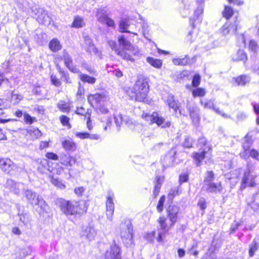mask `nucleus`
I'll return each mask as SVG.
<instances>
[{
  "label": "nucleus",
  "instance_id": "obj_15",
  "mask_svg": "<svg viewBox=\"0 0 259 259\" xmlns=\"http://www.w3.org/2000/svg\"><path fill=\"white\" fill-rule=\"evenodd\" d=\"M187 107L189 110V115L192 120V122L195 125H198L200 119L199 108L196 106H191L188 104L187 105Z\"/></svg>",
  "mask_w": 259,
  "mask_h": 259
},
{
  "label": "nucleus",
  "instance_id": "obj_7",
  "mask_svg": "<svg viewBox=\"0 0 259 259\" xmlns=\"http://www.w3.org/2000/svg\"><path fill=\"white\" fill-rule=\"evenodd\" d=\"M56 59L63 60L65 66L71 72H79V69L73 64L72 56L66 50H63L61 56H56Z\"/></svg>",
  "mask_w": 259,
  "mask_h": 259
},
{
  "label": "nucleus",
  "instance_id": "obj_62",
  "mask_svg": "<svg viewBox=\"0 0 259 259\" xmlns=\"http://www.w3.org/2000/svg\"><path fill=\"white\" fill-rule=\"evenodd\" d=\"M89 134V133H86V132H84V133L76 132L75 134V135L77 138H79L81 139H88Z\"/></svg>",
  "mask_w": 259,
  "mask_h": 259
},
{
  "label": "nucleus",
  "instance_id": "obj_18",
  "mask_svg": "<svg viewBox=\"0 0 259 259\" xmlns=\"http://www.w3.org/2000/svg\"><path fill=\"white\" fill-rule=\"evenodd\" d=\"M15 165L10 159L0 158V168L6 174H10Z\"/></svg>",
  "mask_w": 259,
  "mask_h": 259
},
{
  "label": "nucleus",
  "instance_id": "obj_41",
  "mask_svg": "<svg viewBox=\"0 0 259 259\" xmlns=\"http://www.w3.org/2000/svg\"><path fill=\"white\" fill-rule=\"evenodd\" d=\"M233 14V9L229 6H225L224 10L223 12V17L228 20L232 17Z\"/></svg>",
  "mask_w": 259,
  "mask_h": 259
},
{
  "label": "nucleus",
  "instance_id": "obj_14",
  "mask_svg": "<svg viewBox=\"0 0 259 259\" xmlns=\"http://www.w3.org/2000/svg\"><path fill=\"white\" fill-rule=\"evenodd\" d=\"M114 195L112 192H109L107 197L106 201V214L110 221L112 220V215L114 210V204L113 203Z\"/></svg>",
  "mask_w": 259,
  "mask_h": 259
},
{
  "label": "nucleus",
  "instance_id": "obj_16",
  "mask_svg": "<svg viewBox=\"0 0 259 259\" xmlns=\"http://www.w3.org/2000/svg\"><path fill=\"white\" fill-rule=\"evenodd\" d=\"M118 41L120 46L124 49V51L126 50L130 51L133 55L137 54V50L135 49V47L125 38L124 35H121L118 38Z\"/></svg>",
  "mask_w": 259,
  "mask_h": 259
},
{
  "label": "nucleus",
  "instance_id": "obj_4",
  "mask_svg": "<svg viewBox=\"0 0 259 259\" xmlns=\"http://www.w3.org/2000/svg\"><path fill=\"white\" fill-rule=\"evenodd\" d=\"M120 236L123 242L127 245L133 243V229L132 223L130 221H127L121 224Z\"/></svg>",
  "mask_w": 259,
  "mask_h": 259
},
{
  "label": "nucleus",
  "instance_id": "obj_44",
  "mask_svg": "<svg viewBox=\"0 0 259 259\" xmlns=\"http://www.w3.org/2000/svg\"><path fill=\"white\" fill-rule=\"evenodd\" d=\"M200 103L203 106L204 108L206 109H213L214 106V101L212 100H210L207 101H203L201 100Z\"/></svg>",
  "mask_w": 259,
  "mask_h": 259
},
{
  "label": "nucleus",
  "instance_id": "obj_37",
  "mask_svg": "<svg viewBox=\"0 0 259 259\" xmlns=\"http://www.w3.org/2000/svg\"><path fill=\"white\" fill-rule=\"evenodd\" d=\"M258 244L256 242L255 240H253L249 245V256L252 257L254 255L255 252L258 249Z\"/></svg>",
  "mask_w": 259,
  "mask_h": 259
},
{
  "label": "nucleus",
  "instance_id": "obj_54",
  "mask_svg": "<svg viewBox=\"0 0 259 259\" xmlns=\"http://www.w3.org/2000/svg\"><path fill=\"white\" fill-rule=\"evenodd\" d=\"M155 234L156 232L154 231L147 233L146 235L145 236V238L148 242H152L154 241Z\"/></svg>",
  "mask_w": 259,
  "mask_h": 259
},
{
  "label": "nucleus",
  "instance_id": "obj_24",
  "mask_svg": "<svg viewBox=\"0 0 259 259\" xmlns=\"http://www.w3.org/2000/svg\"><path fill=\"white\" fill-rule=\"evenodd\" d=\"M76 73L78 74L80 79L84 83L87 82L91 84H94L96 82V78L90 76L86 74H83L79 70V72Z\"/></svg>",
  "mask_w": 259,
  "mask_h": 259
},
{
  "label": "nucleus",
  "instance_id": "obj_10",
  "mask_svg": "<svg viewBox=\"0 0 259 259\" xmlns=\"http://www.w3.org/2000/svg\"><path fill=\"white\" fill-rule=\"evenodd\" d=\"M32 11L37 15L36 20L38 23L45 25H49L51 23L52 19L44 9L35 8V9H32Z\"/></svg>",
  "mask_w": 259,
  "mask_h": 259
},
{
  "label": "nucleus",
  "instance_id": "obj_21",
  "mask_svg": "<svg viewBox=\"0 0 259 259\" xmlns=\"http://www.w3.org/2000/svg\"><path fill=\"white\" fill-rule=\"evenodd\" d=\"M97 235V232L93 226L89 225L83 231L82 235L85 236L89 240L94 239Z\"/></svg>",
  "mask_w": 259,
  "mask_h": 259
},
{
  "label": "nucleus",
  "instance_id": "obj_11",
  "mask_svg": "<svg viewBox=\"0 0 259 259\" xmlns=\"http://www.w3.org/2000/svg\"><path fill=\"white\" fill-rule=\"evenodd\" d=\"M256 177L251 171V168L249 165L247 166V170L245 172L243 178L242 180L241 187L245 188L246 186L253 187L255 186V183L254 179Z\"/></svg>",
  "mask_w": 259,
  "mask_h": 259
},
{
  "label": "nucleus",
  "instance_id": "obj_56",
  "mask_svg": "<svg viewBox=\"0 0 259 259\" xmlns=\"http://www.w3.org/2000/svg\"><path fill=\"white\" fill-rule=\"evenodd\" d=\"M251 145V140H250L247 137H245L244 139V142L242 144V147L244 150L248 151Z\"/></svg>",
  "mask_w": 259,
  "mask_h": 259
},
{
  "label": "nucleus",
  "instance_id": "obj_29",
  "mask_svg": "<svg viewBox=\"0 0 259 259\" xmlns=\"http://www.w3.org/2000/svg\"><path fill=\"white\" fill-rule=\"evenodd\" d=\"M50 49L54 52H57L62 48L60 41L57 38L51 40L49 45Z\"/></svg>",
  "mask_w": 259,
  "mask_h": 259
},
{
  "label": "nucleus",
  "instance_id": "obj_8",
  "mask_svg": "<svg viewBox=\"0 0 259 259\" xmlns=\"http://www.w3.org/2000/svg\"><path fill=\"white\" fill-rule=\"evenodd\" d=\"M104 259H121V249L114 241L105 252Z\"/></svg>",
  "mask_w": 259,
  "mask_h": 259
},
{
  "label": "nucleus",
  "instance_id": "obj_13",
  "mask_svg": "<svg viewBox=\"0 0 259 259\" xmlns=\"http://www.w3.org/2000/svg\"><path fill=\"white\" fill-rule=\"evenodd\" d=\"M108 43L112 50H114L116 54L122 59L128 61H131L132 62H134L135 59L131 56V55L128 54L122 49H117L116 44L115 41L110 40L109 41Z\"/></svg>",
  "mask_w": 259,
  "mask_h": 259
},
{
  "label": "nucleus",
  "instance_id": "obj_25",
  "mask_svg": "<svg viewBox=\"0 0 259 259\" xmlns=\"http://www.w3.org/2000/svg\"><path fill=\"white\" fill-rule=\"evenodd\" d=\"M56 67L61 75V79L67 83H71L72 81L69 77L68 73L61 68L59 64L56 65Z\"/></svg>",
  "mask_w": 259,
  "mask_h": 259
},
{
  "label": "nucleus",
  "instance_id": "obj_57",
  "mask_svg": "<svg viewBox=\"0 0 259 259\" xmlns=\"http://www.w3.org/2000/svg\"><path fill=\"white\" fill-rule=\"evenodd\" d=\"M178 193V189L177 187L171 189L168 193V198L171 200L174 198V196Z\"/></svg>",
  "mask_w": 259,
  "mask_h": 259
},
{
  "label": "nucleus",
  "instance_id": "obj_27",
  "mask_svg": "<svg viewBox=\"0 0 259 259\" xmlns=\"http://www.w3.org/2000/svg\"><path fill=\"white\" fill-rule=\"evenodd\" d=\"M167 103L168 106L170 108H172L174 111H175L176 114L177 115V111L178 109H179V106L178 102L174 99V97L171 95L168 96L167 100Z\"/></svg>",
  "mask_w": 259,
  "mask_h": 259
},
{
  "label": "nucleus",
  "instance_id": "obj_30",
  "mask_svg": "<svg viewBox=\"0 0 259 259\" xmlns=\"http://www.w3.org/2000/svg\"><path fill=\"white\" fill-rule=\"evenodd\" d=\"M250 80L249 76L246 75H241L235 78V81L238 85H245L249 83Z\"/></svg>",
  "mask_w": 259,
  "mask_h": 259
},
{
  "label": "nucleus",
  "instance_id": "obj_46",
  "mask_svg": "<svg viewBox=\"0 0 259 259\" xmlns=\"http://www.w3.org/2000/svg\"><path fill=\"white\" fill-rule=\"evenodd\" d=\"M17 208L18 210V215L19 217L20 221L23 223L25 224L27 222V213L21 212L19 206L18 205Z\"/></svg>",
  "mask_w": 259,
  "mask_h": 259
},
{
  "label": "nucleus",
  "instance_id": "obj_40",
  "mask_svg": "<svg viewBox=\"0 0 259 259\" xmlns=\"http://www.w3.org/2000/svg\"><path fill=\"white\" fill-rule=\"evenodd\" d=\"M193 142L194 141L191 137L185 136L182 142V145L185 148H190L192 147Z\"/></svg>",
  "mask_w": 259,
  "mask_h": 259
},
{
  "label": "nucleus",
  "instance_id": "obj_60",
  "mask_svg": "<svg viewBox=\"0 0 259 259\" xmlns=\"http://www.w3.org/2000/svg\"><path fill=\"white\" fill-rule=\"evenodd\" d=\"M51 80L52 83L56 87H59L61 84V81L57 78L56 75H52L51 76Z\"/></svg>",
  "mask_w": 259,
  "mask_h": 259
},
{
  "label": "nucleus",
  "instance_id": "obj_51",
  "mask_svg": "<svg viewBox=\"0 0 259 259\" xmlns=\"http://www.w3.org/2000/svg\"><path fill=\"white\" fill-rule=\"evenodd\" d=\"M28 132L33 134L36 138H38L41 136L40 131L36 127H30L28 129Z\"/></svg>",
  "mask_w": 259,
  "mask_h": 259
},
{
  "label": "nucleus",
  "instance_id": "obj_58",
  "mask_svg": "<svg viewBox=\"0 0 259 259\" xmlns=\"http://www.w3.org/2000/svg\"><path fill=\"white\" fill-rule=\"evenodd\" d=\"M241 225V223L234 222L233 224L231 225L230 229V234L234 233L238 229V227Z\"/></svg>",
  "mask_w": 259,
  "mask_h": 259
},
{
  "label": "nucleus",
  "instance_id": "obj_64",
  "mask_svg": "<svg viewBox=\"0 0 259 259\" xmlns=\"http://www.w3.org/2000/svg\"><path fill=\"white\" fill-rule=\"evenodd\" d=\"M103 23H105L109 27H114L115 26L114 21L108 17L105 19Z\"/></svg>",
  "mask_w": 259,
  "mask_h": 259
},
{
  "label": "nucleus",
  "instance_id": "obj_61",
  "mask_svg": "<svg viewBox=\"0 0 259 259\" xmlns=\"http://www.w3.org/2000/svg\"><path fill=\"white\" fill-rule=\"evenodd\" d=\"M198 205L202 210H204L206 208V203L203 198H200L198 202Z\"/></svg>",
  "mask_w": 259,
  "mask_h": 259
},
{
  "label": "nucleus",
  "instance_id": "obj_47",
  "mask_svg": "<svg viewBox=\"0 0 259 259\" xmlns=\"http://www.w3.org/2000/svg\"><path fill=\"white\" fill-rule=\"evenodd\" d=\"M165 197L164 195H162L160 198L157 205V209L158 212H161L163 210V204L165 201Z\"/></svg>",
  "mask_w": 259,
  "mask_h": 259
},
{
  "label": "nucleus",
  "instance_id": "obj_52",
  "mask_svg": "<svg viewBox=\"0 0 259 259\" xmlns=\"http://www.w3.org/2000/svg\"><path fill=\"white\" fill-rule=\"evenodd\" d=\"M115 122L117 127V130H119L120 124L123 122V117L121 114H119L117 116H114Z\"/></svg>",
  "mask_w": 259,
  "mask_h": 259
},
{
  "label": "nucleus",
  "instance_id": "obj_55",
  "mask_svg": "<svg viewBox=\"0 0 259 259\" xmlns=\"http://www.w3.org/2000/svg\"><path fill=\"white\" fill-rule=\"evenodd\" d=\"M258 48V45L256 42L254 40H251L249 44V49L253 52H256Z\"/></svg>",
  "mask_w": 259,
  "mask_h": 259
},
{
  "label": "nucleus",
  "instance_id": "obj_34",
  "mask_svg": "<svg viewBox=\"0 0 259 259\" xmlns=\"http://www.w3.org/2000/svg\"><path fill=\"white\" fill-rule=\"evenodd\" d=\"M146 60L147 62H148L150 65L154 67L159 68L162 65V62L160 60L154 59L149 57H147Z\"/></svg>",
  "mask_w": 259,
  "mask_h": 259
},
{
  "label": "nucleus",
  "instance_id": "obj_23",
  "mask_svg": "<svg viewBox=\"0 0 259 259\" xmlns=\"http://www.w3.org/2000/svg\"><path fill=\"white\" fill-rule=\"evenodd\" d=\"M205 149V148H203L202 151L200 153L195 152L193 153L192 157L195 160L197 166H200L202 161L205 158V154L206 153Z\"/></svg>",
  "mask_w": 259,
  "mask_h": 259
},
{
  "label": "nucleus",
  "instance_id": "obj_53",
  "mask_svg": "<svg viewBox=\"0 0 259 259\" xmlns=\"http://www.w3.org/2000/svg\"><path fill=\"white\" fill-rule=\"evenodd\" d=\"M60 119L61 122L64 126H67L69 128H71V125L69 122V118L67 116L62 115L60 117Z\"/></svg>",
  "mask_w": 259,
  "mask_h": 259
},
{
  "label": "nucleus",
  "instance_id": "obj_59",
  "mask_svg": "<svg viewBox=\"0 0 259 259\" xmlns=\"http://www.w3.org/2000/svg\"><path fill=\"white\" fill-rule=\"evenodd\" d=\"M200 77L198 74H196L194 76L192 80V85L194 87H197L200 83Z\"/></svg>",
  "mask_w": 259,
  "mask_h": 259
},
{
  "label": "nucleus",
  "instance_id": "obj_32",
  "mask_svg": "<svg viewBox=\"0 0 259 259\" xmlns=\"http://www.w3.org/2000/svg\"><path fill=\"white\" fill-rule=\"evenodd\" d=\"M96 17L99 22H104L108 17L106 11L104 9H99L97 10Z\"/></svg>",
  "mask_w": 259,
  "mask_h": 259
},
{
  "label": "nucleus",
  "instance_id": "obj_31",
  "mask_svg": "<svg viewBox=\"0 0 259 259\" xmlns=\"http://www.w3.org/2000/svg\"><path fill=\"white\" fill-rule=\"evenodd\" d=\"M130 26V24L128 21L126 20H121L119 23V29L120 31L122 32H128L137 35V33L134 32H132L130 31L127 30Z\"/></svg>",
  "mask_w": 259,
  "mask_h": 259
},
{
  "label": "nucleus",
  "instance_id": "obj_43",
  "mask_svg": "<svg viewBox=\"0 0 259 259\" xmlns=\"http://www.w3.org/2000/svg\"><path fill=\"white\" fill-rule=\"evenodd\" d=\"M22 99L23 97L21 95L12 93L11 102L13 105H16L18 104L22 100Z\"/></svg>",
  "mask_w": 259,
  "mask_h": 259
},
{
  "label": "nucleus",
  "instance_id": "obj_36",
  "mask_svg": "<svg viewBox=\"0 0 259 259\" xmlns=\"http://www.w3.org/2000/svg\"><path fill=\"white\" fill-rule=\"evenodd\" d=\"M189 58L188 56L186 55L183 58H177L172 59V63L176 65L184 66L188 64Z\"/></svg>",
  "mask_w": 259,
  "mask_h": 259
},
{
  "label": "nucleus",
  "instance_id": "obj_26",
  "mask_svg": "<svg viewBox=\"0 0 259 259\" xmlns=\"http://www.w3.org/2000/svg\"><path fill=\"white\" fill-rule=\"evenodd\" d=\"M104 98V96L100 94L90 95L88 97V102L93 105V103H99Z\"/></svg>",
  "mask_w": 259,
  "mask_h": 259
},
{
  "label": "nucleus",
  "instance_id": "obj_22",
  "mask_svg": "<svg viewBox=\"0 0 259 259\" xmlns=\"http://www.w3.org/2000/svg\"><path fill=\"white\" fill-rule=\"evenodd\" d=\"M61 163L67 166H72L76 163V159L70 155H64L61 158Z\"/></svg>",
  "mask_w": 259,
  "mask_h": 259
},
{
  "label": "nucleus",
  "instance_id": "obj_38",
  "mask_svg": "<svg viewBox=\"0 0 259 259\" xmlns=\"http://www.w3.org/2000/svg\"><path fill=\"white\" fill-rule=\"evenodd\" d=\"M162 183V180L160 177H157L156 182L155 184V187L153 191V195L154 197H156L160 192L161 185Z\"/></svg>",
  "mask_w": 259,
  "mask_h": 259
},
{
  "label": "nucleus",
  "instance_id": "obj_63",
  "mask_svg": "<svg viewBox=\"0 0 259 259\" xmlns=\"http://www.w3.org/2000/svg\"><path fill=\"white\" fill-rule=\"evenodd\" d=\"M85 191V189L83 187H79L75 188L74 193L78 196H82L83 193Z\"/></svg>",
  "mask_w": 259,
  "mask_h": 259
},
{
  "label": "nucleus",
  "instance_id": "obj_49",
  "mask_svg": "<svg viewBox=\"0 0 259 259\" xmlns=\"http://www.w3.org/2000/svg\"><path fill=\"white\" fill-rule=\"evenodd\" d=\"M214 180V174L212 171H208L206 173V176L203 181V183H208L212 182Z\"/></svg>",
  "mask_w": 259,
  "mask_h": 259
},
{
  "label": "nucleus",
  "instance_id": "obj_48",
  "mask_svg": "<svg viewBox=\"0 0 259 259\" xmlns=\"http://www.w3.org/2000/svg\"><path fill=\"white\" fill-rule=\"evenodd\" d=\"M192 94L194 97L198 96L202 97L205 95V91L202 88H197L193 91Z\"/></svg>",
  "mask_w": 259,
  "mask_h": 259
},
{
  "label": "nucleus",
  "instance_id": "obj_50",
  "mask_svg": "<svg viewBox=\"0 0 259 259\" xmlns=\"http://www.w3.org/2000/svg\"><path fill=\"white\" fill-rule=\"evenodd\" d=\"M24 120L27 124H32L34 121H36L35 117H31L29 114L24 113Z\"/></svg>",
  "mask_w": 259,
  "mask_h": 259
},
{
  "label": "nucleus",
  "instance_id": "obj_17",
  "mask_svg": "<svg viewBox=\"0 0 259 259\" xmlns=\"http://www.w3.org/2000/svg\"><path fill=\"white\" fill-rule=\"evenodd\" d=\"M202 190L209 193H216L221 192L222 190L220 183L217 184L213 182L203 183Z\"/></svg>",
  "mask_w": 259,
  "mask_h": 259
},
{
  "label": "nucleus",
  "instance_id": "obj_19",
  "mask_svg": "<svg viewBox=\"0 0 259 259\" xmlns=\"http://www.w3.org/2000/svg\"><path fill=\"white\" fill-rule=\"evenodd\" d=\"M176 153V151L171 149L161 159L163 166L168 167L173 164L175 160Z\"/></svg>",
  "mask_w": 259,
  "mask_h": 259
},
{
  "label": "nucleus",
  "instance_id": "obj_2",
  "mask_svg": "<svg viewBox=\"0 0 259 259\" xmlns=\"http://www.w3.org/2000/svg\"><path fill=\"white\" fill-rule=\"evenodd\" d=\"M149 91V85L147 79L143 76H140L132 89L133 95H130L132 99L136 101L144 102L146 99Z\"/></svg>",
  "mask_w": 259,
  "mask_h": 259
},
{
  "label": "nucleus",
  "instance_id": "obj_5",
  "mask_svg": "<svg viewBox=\"0 0 259 259\" xmlns=\"http://www.w3.org/2000/svg\"><path fill=\"white\" fill-rule=\"evenodd\" d=\"M144 118L146 121H150V123H155L161 128H166L170 126V121L166 120L164 118L156 112H153L152 114H146L144 115Z\"/></svg>",
  "mask_w": 259,
  "mask_h": 259
},
{
  "label": "nucleus",
  "instance_id": "obj_35",
  "mask_svg": "<svg viewBox=\"0 0 259 259\" xmlns=\"http://www.w3.org/2000/svg\"><path fill=\"white\" fill-rule=\"evenodd\" d=\"M51 182L53 185L61 189H64L66 188V186L62 183V181H60L58 178H54L53 176L50 177Z\"/></svg>",
  "mask_w": 259,
  "mask_h": 259
},
{
  "label": "nucleus",
  "instance_id": "obj_20",
  "mask_svg": "<svg viewBox=\"0 0 259 259\" xmlns=\"http://www.w3.org/2000/svg\"><path fill=\"white\" fill-rule=\"evenodd\" d=\"M21 185V183L16 182L12 179H8L6 184V187L17 195H19L20 192Z\"/></svg>",
  "mask_w": 259,
  "mask_h": 259
},
{
  "label": "nucleus",
  "instance_id": "obj_12",
  "mask_svg": "<svg viewBox=\"0 0 259 259\" xmlns=\"http://www.w3.org/2000/svg\"><path fill=\"white\" fill-rule=\"evenodd\" d=\"M179 210L180 208L175 205H170L167 208V215L171 222V226H174L177 222Z\"/></svg>",
  "mask_w": 259,
  "mask_h": 259
},
{
  "label": "nucleus",
  "instance_id": "obj_33",
  "mask_svg": "<svg viewBox=\"0 0 259 259\" xmlns=\"http://www.w3.org/2000/svg\"><path fill=\"white\" fill-rule=\"evenodd\" d=\"M234 61H242L245 62L247 60L246 54L241 50H238L237 52L236 56L233 58Z\"/></svg>",
  "mask_w": 259,
  "mask_h": 259
},
{
  "label": "nucleus",
  "instance_id": "obj_42",
  "mask_svg": "<svg viewBox=\"0 0 259 259\" xmlns=\"http://www.w3.org/2000/svg\"><path fill=\"white\" fill-rule=\"evenodd\" d=\"M84 40L85 44L90 47L91 50L94 53L97 52V49L95 47L93 44L92 40L88 35H84Z\"/></svg>",
  "mask_w": 259,
  "mask_h": 259
},
{
  "label": "nucleus",
  "instance_id": "obj_3",
  "mask_svg": "<svg viewBox=\"0 0 259 259\" xmlns=\"http://www.w3.org/2000/svg\"><path fill=\"white\" fill-rule=\"evenodd\" d=\"M24 194L28 202L33 207L35 208L37 206L41 210H47V204L44 199L36 192L30 190H25Z\"/></svg>",
  "mask_w": 259,
  "mask_h": 259
},
{
  "label": "nucleus",
  "instance_id": "obj_28",
  "mask_svg": "<svg viewBox=\"0 0 259 259\" xmlns=\"http://www.w3.org/2000/svg\"><path fill=\"white\" fill-rule=\"evenodd\" d=\"M62 145L66 150L74 151L76 149V144L72 140H64L62 142Z\"/></svg>",
  "mask_w": 259,
  "mask_h": 259
},
{
  "label": "nucleus",
  "instance_id": "obj_6",
  "mask_svg": "<svg viewBox=\"0 0 259 259\" xmlns=\"http://www.w3.org/2000/svg\"><path fill=\"white\" fill-rule=\"evenodd\" d=\"M158 222L160 225V228L158 230V236L157 240L158 242L163 241V237L168 232L170 228L174 226H171V222L169 224L167 223L166 219L164 217H161L158 220Z\"/></svg>",
  "mask_w": 259,
  "mask_h": 259
},
{
  "label": "nucleus",
  "instance_id": "obj_1",
  "mask_svg": "<svg viewBox=\"0 0 259 259\" xmlns=\"http://www.w3.org/2000/svg\"><path fill=\"white\" fill-rule=\"evenodd\" d=\"M61 211L67 217L81 215L86 212L87 207L84 202L58 198L56 202Z\"/></svg>",
  "mask_w": 259,
  "mask_h": 259
},
{
  "label": "nucleus",
  "instance_id": "obj_9",
  "mask_svg": "<svg viewBox=\"0 0 259 259\" xmlns=\"http://www.w3.org/2000/svg\"><path fill=\"white\" fill-rule=\"evenodd\" d=\"M240 28L239 22L236 20L233 23L229 22H226L221 29V33L226 35L228 34L234 35L236 33L238 30Z\"/></svg>",
  "mask_w": 259,
  "mask_h": 259
},
{
  "label": "nucleus",
  "instance_id": "obj_45",
  "mask_svg": "<svg viewBox=\"0 0 259 259\" xmlns=\"http://www.w3.org/2000/svg\"><path fill=\"white\" fill-rule=\"evenodd\" d=\"M257 194L256 193L253 195V202L250 204L251 209L253 210L254 214H259V203L254 202L255 200V197Z\"/></svg>",
  "mask_w": 259,
  "mask_h": 259
},
{
  "label": "nucleus",
  "instance_id": "obj_39",
  "mask_svg": "<svg viewBox=\"0 0 259 259\" xmlns=\"http://www.w3.org/2000/svg\"><path fill=\"white\" fill-rule=\"evenodd\" d=\"M84 25L83 20L82 18L76 16L72 23V26L74 28L82 27Z\"/></svg>",
  "mask_w": 259,
  "mask_h": 259
}]
</instances>
